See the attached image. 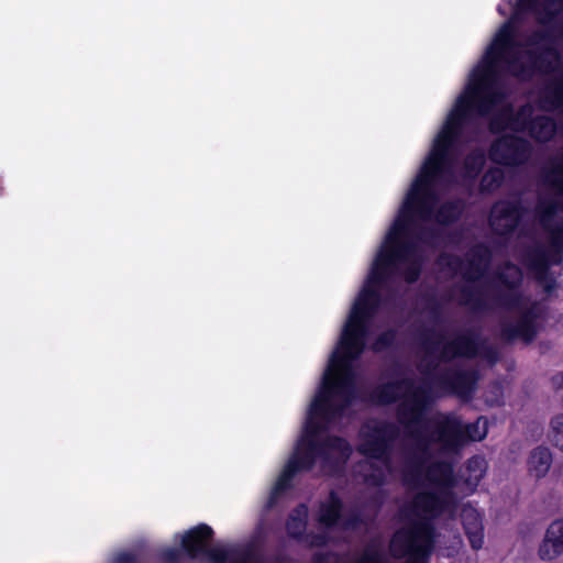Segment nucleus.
I'll use <instances>...</instances> for the list:
<instances>
[{"instance_id":"5","label":"nucleus","mask_w":563,"mask_h":563,"mask_svg":"<svg viewBox=\"0 0 563 563\" xmlns=\"http://www.w3.org/2000/svg\"><path fill=\"white\" fill-rule=\"evenodd\" d=\"M477 354H479V344L476 335L471 331L441 336L432 346L424 334V364L431 355L438 356L442 363L456 356L471 357ZM475 382L476 375L471 371H448L446 367H440L432 372L429 367H424V400L428 389L433 390V385L435 394L452 391L460 397H467L473 391Z\"/></svg>"},{"instance_id":"6","label":"nucleus","mask_w":563,"mask_h":563,"mask_svg":"<svg viewBox=\"0 0 563 563\" xmlns=\"http://www.w3.org/2000/svg\"><path fill=\"white\" fill-rule=\"evenodd\" d=\"M487 434V420L478 418L464 426L454 415L427 412L424 409V455H457L468 441H481Z\"/></svg>"},{"instance_id":"18","label":"nucleus","mask_w":563,"mask_h":563,"mask_svg":"<svg viewBox=\"0 0 563 563\" xmlns=\"http://www.w3.org/2000/svg\"><path fill=\"white\" fill-rule=\"evenodd\" d=\"M547 440L552 448L563 453V412L551 417L547 430Z\"/></svg>"},{"instance_id":"7","label":"nucleus","mask_w":563,"mask_h":563,"mask_svg":"<svg viewBox=\"0 0 563 563\" xmlns=\"http://www.w3.org/2000/svg\"><path fill=\"white\" fill-rule=\"evenodd\" d=\"M397 433L394 424L378 420H369L362 427L358 451L365 459L356 466L355 474L367 485L378 486L387 476H396L387 450Z\"/></svg>"},{"instance_id":"4","label":"nucleus","mask_w":563,"mask_h":563,"mask_svg":"<svg viewBox=\"0 0 563 563\" xmlns=\"http://www.w3.org/2000/svg\"><path fill=\"white\" fill-rule=\"evenodd\" d=\"M424 464V516L451 514L460 494L468 495L478 486L487 471V462L482 456L471 457L461 474V481L454 475L455 456L429 454ZM435 534L424 521V556L437 543Z\"/></svg>"},{"instance_id":"21","label":"nucleus","mask_w":563,"mask_h":563,"mask_svg":"<svg viewBox=\"0 0 563 563\" xmlns=\"http://www.w3.org/2000/svg\"><path fill=\"white\" fill-rule=\"evenodd\" d=\"M395 339V334L391 331H385L378 335L375 342L372 343L371 347L374 351H383L387 349Z\"/></svg>"},{"instance_id":"16","label":"nucleus","mask_w":563,"mask_h":563,"mask_svg":"<svg viewBox=\"0 0 563 563\" xmlns=\"http://www.w3.org/2000/svg\"><path fill=\"white\" fill-rule=\"evenodd\" d=\"M553 463V454L545 445H538L532 449L527 457L528 474L539 481L544 478Z\"/></svg>"},{"instance_id":"3","label":"nucleus","mask_w":563,"mask_h":563,"mask_svg":"<svg viewBox=\"0 0 563 563\" xmlns=\"http://www.w3.org/2000/svg\"><path fill=\"white\" fill-rule=\"evenodd\" d=\"M489 260V250L484 245H477L470 252L465 262L459 258L448 261L454 274L472 283L462 291L461 302L477 311L494 307L514 310L518 314V320L516 323H505L503 335L508 340H532L537 333L536 320L540 309L518 292L517 286L522 279L520 269L507 264L498 272L495 284L488 285L485 272Z\"/></svg>"},{"instance_id":"15","label":"nucleus","mask_w":563,"mask_h":563,"mask_svg":"<svg viewBox=\"0 0 563 563\" xmlns=\"http://www.w3.org/2000/svg\"><path fill=\"white\" fill-rule=\"evenodd\" d=\"M462 522L471 547L479 550L484 544V530L481 514L471 505H464L462 508Z\"/></svg>"},{"instance_id":"17","label":"nucleus","mask_w":563,"mask_h":563,"mask_svg":"<svg viewBox=\"0 0 563 563\" xmlns=\"http://www.w3.org/2000/svg\"><path fill=\"white\" fill-rule=\"evenodd\" d=\"M399 476L409 488L419 490L422 483V455L419 448L406 456ZM420 494L416 493L417 496Z\"/></svg>"},{"instance_id":"13","label":"nucleus","mask_w":563,"mask_h":563,"mask_svg":"<svg viewBox=\"0 0 563 563\" xmlns=\"http://www.w3.org/2000/svg\"><path fill=\"white\" fill-rule=\"evenodd\" d=\"M538 552L547 561L563 555V518L555 519L548 526Z\"/></svg>"},{"instance_id":"12","label":"nucleus","mask_w":563,"mask_h":563,"mask_svg":"<svg viewBox=\"0 0 563 563\" xmlns=\"http://www.w3.org/2000/svg\"><path fill=\"white\" fill-rule=\"evenodd\" d=\"M519 218L520 212L517 205L499 201L492 209L490 225L495 233L507 235L516 229Z\"/></svg>"},{"instance_id":"23","label":"nucleus","mask_w":563,"mask_h":563,"mask_svg":"<svg viewBox=\"0 0 563 563\" xmlns=\"http://www.w3.org/2000/svg\"><path fill=\"white\" fill-rule=\"evenodd\" d=\"M111 563H135V556L131 552H119L112 558Z\"/></svg>"},{"instance_id":"25","label":"nucleus","mask_w":563,"mask_h":563,"mask_svg":"<svg viewBox=\"0 0 563 563\" xmlns=\"http://www.w3.org/2000/svg\"><path fill=\"white\" fill-rule=\"evenodd\" d=\"M553 383L558 388H563V372L553 378Z\"/></svg>"},{"instance_id":"22","label":"nucleus","mask_w":563,"mask_h":563,"mask_svg":"<svg viewBox=\"0 0 563 563\" xmlns=\"http://www.w3.org/2000/svg\"><path fill=\"white\" fill-rule=\"evenodd\" d=\"M181 556V551L176 547L164 548L161 551V559L164 563H179Z\"/></svg>"},{"instance_id":"24","label":"nucleus","mask_w":563,"mask_h":563,"mask_svg":"<svg viewBox=\"0 0 563 563\" xmlns=\"http://www.w3.org/2000/svg\"><path fill=\"white\" fill-rule=\"evenodd\" d=\"M360 563H382V559L378 553L368 551L364 554Z\"/></svg>"},{"instance_id":"10","label":"nucleus","mask_w":563,"mask_h":563,"mask_svg":"<svg viewBox=\"0 0 563 563\" xmlns=\"http://www.w3.org/2000/svg\"><path fill=\"white\" fill-rule=\"evenodd\" d=\"M212 536V528L201 523L183 534H177L175 539L190 559L205 556L210 563H255L242 551L222 545L209 547Z\"/></svg>"},{"instance_id":"8","label":"nucleus","mask_w":563,"mask_h":563,"mask_svg":"<svg viewBox=\"0 0 563 563\" xmlns=\"http://www.w3.org/2000/svg\"><path fill=\"white\" fill-rule=\"evenodd\" d=\"M308 518V508L306 505L297 507L289 516L287 521V531L294 538H302L307 543L313 547H320L328 541L333 540L330 536L334 531H345L354 529L360 518L354 512L343 510V505L335 493L320 504L318 511V521L327 530L325 534L305 536Z\"/></svg>"},{"instance_id":"19","label":"nucleus","mask_w":563,"mask_h":563,"mask_svg":"<svg viewBox=\"0 0 563 563\" xmlns=\"http://www.w3.org/2000/svg\"><path fill=\"white\" fill-rule=\"evenodd\" d=\"M503 179V170L500 168H492L483 176L481 188L483 191H493L500 186Z\"/></svg>"},{"instance_id":"11","label":"nucleus","mask_w":563,"mask_h":563,"mask_svg":"<svg viewBox=\"0 0 563 563\" xmlns=\"http://www.w3.org/2000/svg\"><path fill=\"white\" fill-rule=\"evenodd\" d=\"M531 155V145L528 141L512 135H505L497 140L490 148V158L495 163L516 166L526 163Z\"/></svg>"},{"instance_id":"20","label":"nucleus","mask_w":563,"mask_h":563,"mask_svg":"<svg viewBox=\"0 0 563 563\" xmlns=\"http://www.w3.org/2000/svg\"><path fill=\"white\" fill-rule=\"evenodd\" d=\"M461 212V207L457 203H445L443 205L437 216L435 219L439 222L448 223L453 221Z\"/></svg>"},{"instance_id":"1","label":"nucleus","mask_w":563,"mask_h":563,"mask_svg":"<svg viewBox=\"0 0 563 563\" xmlns=\"http://www.w3.org/2000/svg\"><path fill=\"white\" fill-rule=\"evenodd\" d=\"M497 11L509 14V20L497 30L470 74L424 161V222L431 218L427 188L430 179L473 180L485 164L482 150L467 155L462 166L454 161L453 145L473 124L475 114L488 117L493 132L528 131L538 142H548L555 134L554 121L536 113L530 104L514 114L503 75L528 79L536 71L550 73L539 103L543 110L563 115V0H503ZM541 179L558 196L540 200L537 216L542 239L526 251L522 261L549 291L554 284L549 268L563 258V147L543 164Z\"/></svg>"},{"instance_id":"2","label":"nucleus","mask_w":563,"mask_h":563,"mask_svg":"<svg viewBox=\"0 0 563 563\" xmlns=\"http://www.w3.org/2000/svg\"><path fill=\"white\" fill-rule=\"evenodd\" d=\"M422 261V166L410 183L396 220L379 244L366 278L353 300L317 389L309 402L301 433L292 453L271 488L266 508L291 485L294 476L318 467L324 475L338 474L352 448L342 438L330 437L350 421L364 402L357 385L355 362L364 352L374 319L385 299L406 291L417 282Z\"/></svg>"},{"instance_id":"9","label":"nucleus","mask_w":563,"mask_h":563,"mask_svg":"<svg viewBox=\"0 0 563 563\" xmlns=\"http://www.w3.org/2000/svg\"><path fill=\"white\" fill-rule=\"evenodd\" d=\"M369 400L376 404L399 401L398 419L408 433H419L422 428V391L418 384L405 377L375 389ZM419 439L417 438V443Z\"/></svg>"},{"instance_id":"14","label":"nucleus","mask_w":563,"mask_h":563,"mask_svg":"<svg viewBox=\"0 0 563 563\" xmlns=\"http://www.w3.org/2000/svg\"><path fill=\"white\" fill-rule=\"evenodd\" d=\"M421 549L419 530L401 529L397 531L390 541V551L398 558H413Z\"/></svg>"}]
</instances>
